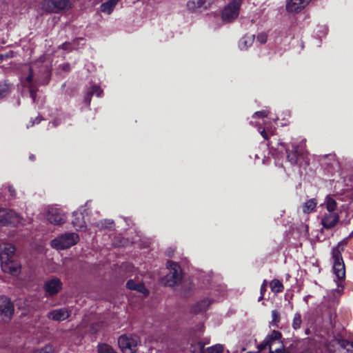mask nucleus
Segmentation results:
<instances>
[{
    "instance_id": "obj_1",
    "label": "nucleus",
    "mask_w": 353,
    "mask_h": 353,
    "mask_svg": "<svg viewBox=\"0 0 353 353\" xmlns=\"http://www.w3.org/2000/svg\"><path fill=\"white\" fill-rule=\"evenodd\" d=\"M51 70L52 65L50 61H45L41 59L30 65L25 67L21 77V83L24 87L28 88L30 97L33 101L36 99L38 86L46 85L49 83Z\"/></svg>"
},
{
    "instance_id": "obj_2",
    "label": "nucleus",
    "mask_w": 353,
    "mask_h": 353,
    "mask_svg": "<svg viewBox=\"0 0 353 353\" xmlns=\"http://www.w3.org/2000/svg\"><path fill=\"white\" fill-rule=\"evenodd\" d=\"M15 252V248L12 244H0V264L4 272L17 274L20 265L17 261L12 259Z\"/></svg>"
},
{
    "instance_id": "obj_3",
    "label": "nucleus",
    "mask_w": 353,
    "mask_h": 353,
    "mask_svg": "<svg viewBox=\"0 0 353 353\" xmlns=\"http://www.w3.org/2000/svg\"><path fill=\"white\" fill-rule=\"evenodd\" d=\"M281 339V332L273 331L258 345L259 352L265 353V352L268 350L269 353H290L286 350L287 343L284 345Z\"/></svg>"
},
{
    "instance_id": "obj_4",
    "label": "nucleus",
    "mask_w": 353,
    "mask_h": 353,
    "mask_svg": "<svg viewBox=\"0 0 353 353\" xmlns=\"http://www.w3.org/2000/svg\"><path fill=\"white\" fill-rule=\"evenodd\" d=\"M343 243V242L339 243L332 251L333 271L337 278L336 282L339 287L343 286V283L345 277V268L341 256V252L343 250V248L342 247Z\"/></svg>"
},
{
    "instance_id": "obj_5",
    "label": "nucleus",
    "mask_w": 353,
    "mask_h": 353,
    "mask_svg": "<svg viewBox=\"0 0 353 353\" xmlns=\"http://www.w3.org/2000/svg\"><path fill=\"white\" fill-rule=\"evenodd\" d=\"M79 241V235L75 232L61 234L51 241L50 245L57 250L68 249Z\"/></svg>"
},
{
    "instance_id": "obj_6",
    "label": "nucleus",
    "mask_w": 353,
    "mask_h": 353,
    "mask_svg": "<svg viewBox=\"0 0 353 353\" xmlns=\"http://www.w3.org/2000/svg\"><path fill=\"white\" fill-rule=\"evenodd\" d=\"M167 267L169 270V272L163 279L164 284L170 287L179 285L182 279L180 266L175 262L168 261Z\"/></svg>"
},
{
    "instance_id": "obj_7",
    "label": "nucleus",
    "mask_w": 353,
    "mask_h": 353,
    "mask_svg": "<svg viewBox=\"0 0 353 353\" xmlns=\"http://www.w3.org/2000/svg\"><path fill=\"white\" fill-rule=\"evenodd\" d=\"M71 7L70 0H43L41 8L48 13H59Z\"/></svg>"
},
{
    "instance_id": "obj_8",
    "label": "nucleus",
    "mask_w": 353,
    "mask_h": 353,
    "mask_svg": "<svg viewBox=\"0 0 353 353\" xmlns=\"http://www.w3.org/2000/svg\"><path fill=\"white\" fill-rule=\"evenodd\" d=\"M139 338L137 335L121 336L118 344L123 353H134L137 350Z\"/></svg>"
},
{
    "instance_id": "obj_9",
    "label": "nucleus",
    "mask_w": 353,
    "mask_h": 353,
    "mask_svg": "<svg viewBox=\"0 0 353 353\" xmlns=\"http://www.w3.org/2000/svg\"><path fill=\"white\" fill-rule=\"evenodd\" d=\"M241 0H232L223 10H222V22L230 23L237 18Z\"/></svg>"
},
{
    "instance_id": "obj_10",
    "label": "nucleus",
    "mask_w": 353,
    "mask_h": 353,
    "mask_svg": "<svg viewBox=\"0 0 353 353\" xmlns=\"http://www.w3.org/2000/svg\"><path fill=\"white\" fill-rule=\"evenodd\" d=\"M46 218L50 223L55 225H62L66 221L65 213L60 208L55 206L48 207Z\"/></svg>"
},
{
    "instance_id": "obj_11",
    "label": "nucleus",
    "mask_w": 353,
    "mask_h": 353,
    "mask_svg": "<svg viewBox=\"0 0 353 353\" xmlns=\"http://www.w3.org/2000/svg\"><path fill=\"white\" fill-rule=\"evenodd\" d=\"M14 314V306L6 296H0V317L4 322H8Z\"/></svg>"
},
{
    "instance_id": "obj_12",
    "label": "nucleus",
    "mask_w": 353,
    "mask_h": 353,
    "mask_svg": "<svg viewBox=\"0 0 353 353\" xmlns=\"http://www.w3.org/2000/svg\"><path fill=\"white\" fill-rule=\"evenodd\" d=\"M217 0H189L187 8L192 12H201L210 8Z\"/></svg>"
},
{
    "instance_id": "obj_13",
    "label": "nucleus",
    "mask_w": 353,
    "mask_h": 353,
    "mask_svg": "<svg viewBox=\"0 0 353 353\" xmlns=\"http://www.w3.org/2000/svg\"><path fill=\"white\" fill-rule=\"evenodd\" d=\"M20 221L19 215L13 210L0 208V224L6 225L8 224L16 225Z\"/></svg>"
},
{
    "instance_id": "obj_14",
    "label": "nucleus",
    "mask_w": 353,
    "mask_h": 353,
    "mask_svg": "<svg viewBox=\"0 0 353 353\" xmlns=\"http://www.w3.org/2000/svg\"><path fill=\"white\" fill-rule=\"evenodd\" d=\"M71 310L68 307H61L50 311L47 317L54 321H63L68 319L71 314Z\"/></svg>"
},
{
    "instance_id": "obj_15",
    "label": "nucleus",
    "mask_w": 353,
    "mask_h": 353,
    "mask_svg": "<svg viewBox=\"0 0 353 353\" xmlns=\"http://www.w3.org/2000/svg\"><path fill=\"white\" fill-rule=\"evenodd\" d=\"M277 145H274V143L272 141H270L268 143L269 147L272 149L277 151L278 153H282L284 150L286 151L288 155L287 157L292 163H295L297 161V157L299 154V152L296 148H294V150L292 152H288V150L285 148V146L284 145L283 143H277Z\"/></svg>"
},
{
    "instance_id": "obj_16",
    "label": "nucleus",
    "mask_w": 353,
    "mask_h": 353,
    "mask_svg": "<svg viewBox=\"0 0 353 353\" xmlns=\"http://www.w3.org/2000/svg\"><path fill=\"white\" fill-rule=\"evenodd\" d=\"M310 0H287L286 10L290 13H296L301 11Z\"/></svg>"
},
{
    "instance_id": "obj_17",
    "label": "nucleus",
    "mask_w": 353,
    "mask_h": 353,
    "mask_svg": "<svg viewBox=\"0 0 353 353\" xmlns=\"http://www.w3.org/2000/svg\"><path fill=\"white\" fill-rule=\"evenodd\" d=\"M90 222L88 219H85L82 212H74L72 216V225L77 230H85L86 223Z\"/></svg>"
},
{
    "instance_id": "obj_18",
    "label": "nucleus",
    "mask_w": 353,
    "mask_h": 353,
    "mask_svg": "<svg viewBox=\"0 0 353 353\" xmlns=\"http://www.w3.org/2000/svg\"><path fill=\"white\" fill-rule=\"evenodd\" d=\"M62 287V283L59 279L54 278L48 281L45 283V290L50 295L53 296L57 294Z\"/></svg>"
},
{
    "instance_id": "obj_19",
    "label": "nucleus",
    "mask_w": 353,
    "mask_h": 353,
    "mask_svg": "<svg viewBox=\"0 0 353 353\" xmlns=\"http://www.w3.org/2000/svg\"><path fill=\"white\" fill-rule=\"evenodd\" d=\"M339 221V215L336 212L325 214L321 220L323 228L330 229L334 227Z\"/></svg>"
},
{
    "instance_id": "obj_20",
    "label": "nucleus",
    "mask_w": 353,
    "mask_h": 353,
    "mask_svg": "<svg viewBox=\"0 0 353 353\" xmlns=\"http://www.w3.org/2000/svg\"><path fill=\"white\" fill-rule=\"evenodd\" d=\"M211 303V300L208 299L202 300L192 305L191 308V312L194 314H198L199 312H204L208 309Z\"/></svg>"
},
{
    "instance_id": "obj_21",
    "label": "nucleus",
    "mask_w": 353,
    "mask_h": 353,
    "mask_svg": "<svg viewBox=\"0 0 353 353\" xmlns=\"http://www.w3.org/2000/svg\"><path fill=\"white\" fill-rule=\"evenodd\" d=\"M254 41V34H245L243 37L239 42V46L241 50H245L250 46H251Z\"/></svg>"
},
{
    "instance_id": "obj_22",
    "label": "nucleus",
    "mask_w": 353,
    "mask_h": 353,
    "mask_svg": "<svg viewBox=\"0 0 353 353\" xmlns=\"http://www.w3.org/2000/svg\"><path fill=\"white\" fill-rule=\"evenodd\" d=\"M119 1V0H108L101 4L100 7L101 11L108 14H111Z\"/></svg>"
},
{
    "instance_id": "obj_23",
    "label": "nucleus",
    "mask_w": 353,
    "mask_h": 353,
    "mask_svg": "<svg viewBox=\"0 0 353 353\" xmlns=\"http://www.w3.org/2000/svg\"><path fill=\"white\" fill-rule=\"evenodd\" d=\"M317 205V202L315 199H310L305 202L302 205L303 212L305 214H310L313 212Z\"/></svg>"
},
{
    "instance_id": "obj_24",
    "label": "nucleus",
    "mask_w": 353,
    "mask_h": 353,
    "mask_svg": "<svg viewBox=\"0 0 353 353\" xmlns=\"http://www.w3.org/2000/svg\"><path fill=\"white\" fill-rule=\"evenodd\" d=\"M304 341H294L288 345H286V350L290 353H298L299 350L303 346Z\"/></svg>"
},
{
    "instance_id": "obj_25",
    "label": "nucleus",
    "mask_w": 353,
    "mask_h": 353,
    "mask_svg": "<svg viewBox=\"0 0 353 353\" xmlns=\"http://www.w3.org/2000/svg\"><path fill=\"white\" fill-rule=\"evenodd\" d=\"M325 205L329 212H334L337 208V203L330 195L325 197Z\"/></svg>"
},
{
    "instance_id": "obj_26",
    "label": "nucleus",
    "mask_w": 353,
    "mask_h": 353,
    "mask_svg": "<svg viewBox=\"0 0 353 353\" xmlns=\"http://www.w3.org/2000/svg\"><path fill=\"white\" fill-rule=\"evenodd\" d=\"M126 286L130 290H137L140 292H143L145 290V287L143 283H137L133 280H129L126 283Z\"/></svg>"
},
{
    "instance_id": "obj_27",
    "label": "nucleus",
    "mask_w": 353,
    "mask_h": 353,
    "mask_svg": "<svg viewBox=\"0 0 353 353\" xmlns=\"http://www.w3.org/2000/svg\"><path fill=\"white\" fill-rule=\"evenodd\" d=\"M302 324V317L300 312H296L293 316L292 327L294 330H299Z\"/></svg>"
},
{
    "instance_id": "obj_28",
    "label": "nucleus",
    "mask_w": 353,
    "mask_h": 353,
    "mask_svg": "<svg viewBox=\"0 0 353 353\" xmlns=\"http://www.w3.org/2000/svg\"><path fill=\"white\" fill-rule=\"evenodd\" d=\"M270 288L272 291L276 293L281 292L283 290V285L282 283L277 279H274L271 281Z\"/></svg>"
},
{
    "instance_id": "obj_29",
    "label": "nucleus",
    "mask_w": 353,
    "mask_h": 353,
    "mask_svg": "<svg viewBox=\"0 0 353 353\" xmlns=\"http://www.w3.org/2000/svg\"><path fill=\"white\" fill-rule=\"evenodd\" d=\"M337 343L347 350V353H353V343H349L346 340H338Z\"/></svg>"
},
{
    "instance_id": "obj_30",
    "label": "nucleus",
    "mask_w": 353,
    "mask_h": 353,
    "mask_svg": "<svg viewBox=\"0 0 353 353\" xmlns=\"http://www.w3.org/2000/svg\"><path fill=\"white\" fill-rule=\"evenodd\" d=\"M194 289V285L192 283L183 285L182 287L181 294L185 297H188L193 293Z\"/></svg>"
},
{
    "instance_id": "obj_31",
    "label": "nucleus",
    "mask_w": 353,
    "mask_h": 353,
    "mask_svg": "<svg viewBox=\"0 0 353 353\" xmlns=\"http://www.w3.org/2000/svg\"><path fill=\"white\" fill-rule=\"evenodd\" d=\"M98 353H117L110 345L100 344L98 345Z\"/></svg>"
},
{
    "instance_id": "obj_32",
    "label": "nucleus",
    "mask_w": 353,
    "mask_h": 353,
    "mask_svg": "<svg viewBox=\"0 0 353 353\" xmlns=\"http://www.w3.org/2000/svg\"><path fill=\"white\" fill-rule=\"evenodd\" d=\"M280 321V313L277 310L272 311V321L270 324L272 326L277 327L278 323Z\"/></svg>"
},
{
    "instance_id": "obj_33",
    "label": "nucleus",
    "mask_w": 353,
    "mask_h": 353,
    "mask_svg": "<svg viewBox=\"0 0 353 353\" xmlns=\"http://www.w3.org/2000/svg\"><path fill=\"white\" fill-rule=\"evenodd\" d=\"M10 92V86L8 84L0 83V100L6 97Z\"/></svg>"
},
{
    "instance_id": "obj_34",
    "label": "nucleus",
    "mask_w": 353,
    "mask_h": 353,
    "mask_svg": "<svg viewBox=\"0 0 353 353\" xmlns=\"http://www.w3.org/2000/svg\"><path fill=\"white\" fill-rule=\"evenodd\" d=\"M201 353H221V345H216L202 350Z\"/></svg>"
},
{
    "instance_id": "obj_35",
    "label": "nucleus",
    "mask_w": 353,
    "mask_h": 353,
    "mask_svg": "<svg viewBox=\"0 0 353 353\" xmlns=\"http://www.w3.org/2000/svg\"><path fill=\"white\" fill-rule=\"evenodd\" d=\"M113 221L112 220H104L103 221H101L97 224V227L101 228H109L111 227Z\"/></svg>"
},
{
    "instance_id": "obj_36",
    "label": "nucleus",
    "mask_w": 353,
    "mask_h": 353,
    "mask_svg": "<svg viewBox=\"0 0 353 353\" xmlns=\"http://www.w3.org/2000/svg\"><path fill=\"white\" fill-rule=\"evenodd\" d=\"M92 94H96L97 97H100L102 93V90L99 86L93 85L90 90Z\"/></svg>"
},
{
    "instance_id": "obj_37",
    "label": "nucleus",
    "mask_w": 353,
    "mask_h": 353,
    "mask_svg": "<svg viewBox=\"0 0 353 353\" xmlns=\"http://www.w3.org/2000/svg\"><path fill=\"white\" fill-rule=\"evenodd\" d=\"M268 35L265 33H260L257 36V41L263 44L267 41Z\"/></svg>"
},
{
    "instance_id": "obj_38",
    "label": "nucleus",
    "mask_w": 353,
    "mask_h": 353,
    "mask_svg": "<svg viewBox=\"0 0 353 353\" xmlns=\"http://www.w3.org/2000/svg\"><path fill=\"white\" fill-rule=\"evenodd\" d=\"M61 48L66 50H72L74 49L73 44L70 42H65L61 45Z\"/></svg>"
},
{
    "instance_id": "obj_39",
    "label": "nucleus",
    "mask_w": 353,
    "mask_h": 353,
    "mask_svg": "<svg viewBox=\"0 0 353 353\" xmlns=\"http://www.w3.org/2000/svg\"><path fill=\"white\" fill-rule=\"evenodd\" d=\"M268 110H262V111L256 112L254 113L253 117H265L268 116Z\"/></svg>"
},
{
    "instance_id": "obj_40",
    "label": "nucleus",
    "mask_w": 353,
    "mask_h": 353,
    "mask_svg": "<svg viewBox=\"0 0 353 353\" xmlns=\"http://www.w3.org/2000/svg\"><path fill=\"white\" fill-rule=\"evenodd\" d=\"M51 350V347H45L43 349L39 351H35L33 353H50Z\"/></svg>"
},
{
    "instance_id": "obj_41",
    "label": "nucleus",
    "mask_w": 353,
    "mask_h": 353,
    "mask_svg": "<svg viewBox=\"0 0 353 353\" xmlns=\"http://www.w3.org/2000/svg\"><path fill=\"white\" fill-rule=\"evenodd\" d=\"M8 192H10V196L12 197L15 196L16 192H15L14 188L12 186H11V185H8Z\"/></svg>"
},
{
    "instance_id": "obj_42",
    "label": "nucleus",
    "mask_w": 353,
    "mask_h": 353,
    "mask_svg": "<svg viewBox=\"0 0 353 353\" xmlns=\"http://www.w3.org/2000/svg\"><path fill=\"white\" fill-rule=\"evenodd\" d=\"M92 95L93 94L90 91L87 93V95L85 98V101L88 104H90Z\"/></svg>"
},
{
    "instance_id": "obj_43",
    "label": "nucleus",
    "mask_w": 353,
    "mask_h": 353,
    "mask_svg": "<svg viewBox=\"0 0 353 353\" xmlns=\"http://www.w3.org/2000/svg\"><path fill=\"white\" fill-rule=\"evenodd\" d=\"M265 291H266V281H264L263 284L261 286V290H260L261 294H264Z\"/></svg>"
},
{
    "instance_id": "obj_44",
    "label": "nucleus",
    "mask_w": 353,
    "mask_h": 353,
    "mask_svg": "<svg viewBox=\"0 0 353 353\" xmlns=\"http://www.w3.org/2000/svg\"><path fill=\"white\" fill-rule=\"evenodd\" d=\"M260 134H261V136L265 139H268V134L266 132V130L265 129L262 130H260L259 131Z\"/></svg>"
},
{
    "instance_id": "obj_45",
    "label": "nucleus",
    "mask_w": 353,
    "mask_h": 353,
    "mask_svg": "<svg viewBox=\"0 0 353 353\" xmlns=\"http://www.w3.org/2000/svg\"><path fill=\"white\" fill-rule=\"evenodd\" d=\"M41 119L39 117H37L35 119V121H33L31 124V125H33L34 123H39Z\"/></svg>"
},
{
    "instance_id": "obj_46",
    "label": "nucleus",
    "mask_w": 353,
    "mask_h": 353,
    "mask_svg": "<svg viewBox=\"0 0 353 353\" xmlns=\"http://www.w3.org/2000/svg\"><path fill=\"white\" fill-rule=\"evenodd\" d=\"M263 296H264V294H261V296H259V299H258V301H261V300L263 299Z\"/></svg>"
},
{
    "instance_id": "obj_47",
    "label": "nucleus",
    "mask_w": 353,
    "mask_h": 353,
    "mask_svg": "<svg viewBox=\"0 0 353 353\" xmlns=\"http://www.w3.org/2000/svg\"><path fill=\"white\" fill-rule=\"evenodd\" d=\"M29 158H30V160L34 161V159H35V157H34V155L32 154V155L30 156Z\"/></svg>"
},
{
    "instance_id": "obj_48",
    "label": "nucleus",
    "mask_w": 353,
    "mask_h": 353,
    "mask_svg": "<svg viewBox=\"0 0 353 353\" xmlns=\"http://www.w3.org/2000/svg\"><path fill=\"white\" fill-rule=\"evenodd\" d=\"M305 232L307 233V232H308V226L307 225H305Z\"/></svg>"
},
{
    "instance_id": "obj_49",
    "label": "nucleus",
    "mask_w": 353,
    "mask_h": 353,
    "mask_svg": "<svg viewBox=\"0 0 353 353\" xmlns=\"http://www.w3.org/2000/svg\"><path fill=\"white\" fill-rule=\"evenodd\" d=\"M353 236V230L352 231V232L350 234V236L349 237H352Z\"/></svg>"
}]
</instances>
